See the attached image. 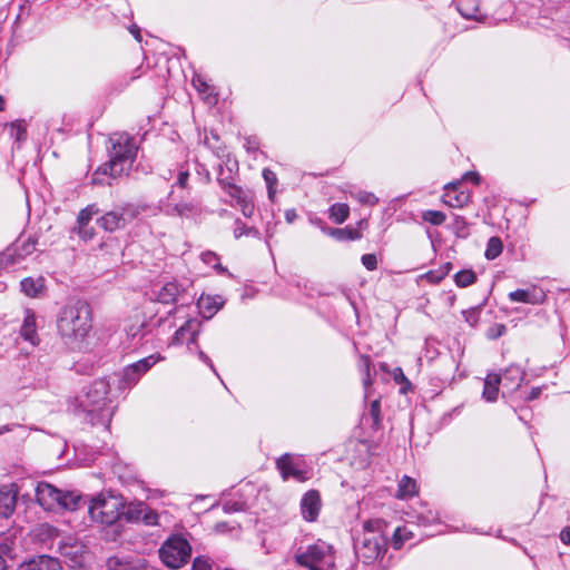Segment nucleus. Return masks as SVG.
<instances>
[{
    "mask_svg": "<svg viewBox=\"0 0 570 570\" xmlns=\"http://www.w3.org/2000/svg\"><path fill=\"white\" fill-rule=\"evenodd\" d=\"M109 160L92 175L91 183L102 185L101 176L117 178L128 175L136 159L138 147L132 136L127 132H114L109 136Z\"/></svg>",
    "mask_w": 570,
    "mask_h": 570,
    "instance_id": "obj_1",
    "label": "nucleus"
},
{
    "mask_svg": "<svg viewBox=\"0 0 570 570\" xmlns=\"http://www.w3.org/2000/svg\"><path fill=\"white\" fill-rule=\"evenodd\" d=\"M91 308L85 301H76L61 308L57 317V331L65 344L81 348L91 331Z\"/></svg>",
    "mask_w": 570,
    "mask_h": 570,
    "instance_id": "obj_2",
    "label": "nucleus"
},
{
    "mask_svg": "<svg viewBox=\"0 0 570 570\" xmlns=\"http://www.w3.org/2000/svg\"><path fill=\"white\" fill-rule=\"evenodd\" d=\"M111 382L115 383V377L96 380L79 396V406L90 415V422L94 425L102 424L106 428L109 426L114 415V407L110 405Z\"/></svg>",
    "mask_w": 570,
    "mask_h": 570,
    "instance_id": "obj_3",
    "label": "nucleus"
},
{
    "mask_svg": "<svg viewBox=\"0 0 570 570\" xmlns=\"http://www.w3.org/2000/svg\"><path fill=\"white\" fill-rule=\"evenodd\" d=\"M362 422L370 426L372 432V440L358 441L366 450V458L358 460V465L363 469L376 466L380 464V458L382 454V446L380 440L382 438V411L381 402L379 399L373 400L370 404L367 412L363 415Z\"/></svg>",
    "mask_w": 570,
    "mask_h": 570,
    "instance_id": "obj_4",
    "label": "nucleus"
},
{
    "mask_svg": "<svg viewBox=\"0 0 570 570\" xmlns=\"http://www.w3.org/2000/svg\"><path fill=\"white\" fill-rule=\"evenodd\" d=\"M36 500L45 510H77L86 503L83 497L76 491L61 490L48 482H39L36 487Z\"/></svg>",
    "mask_w": 570,
    "mask_h": 570,
    "instance_id": "obj_5",
    "label": "nucleus"
},
{
    "mask_svg": "<svg viewBox=\"0 0 570 570\" xmlns=\"http://www.w3.org/2000/svg\"><path fill=\"white\" fill-rule=\"evenodd\" d=\"M122 509L120 497L101 493L90 500L88 513L92 521L110 525L120 518Z\"/></svg>",
    "mask_w": 570,
    "mask_h": 570,
    "instance_id": "obj_6",
    "label": "nucleus"
},
{
    "mask_svg": "<svg viewBox=\"0 0 570 570\" xmlns=\"http://www.w3.org/2000/svg\"><path fill=\"white\" fill-rule=\"evenodd\" d=\"M158 552L165 566L179 569L190 560L191 547L183 535L173 534L161 544Z\"/></svg>",
    "mask_w": 570,
    "mask_h": 570,
    "instance_id": "obj_7",
    "label": "nucleus"
},
{
    "mask_svg": "<svg viewBox=\"0 0 570 570\" xmlns=\"http://www.w3.org/2000/svg\"><path fill=\"white\" fill-rule=\"evenodd\" d=\"M295 561L309 570H332L334 567L333 549L324 541H318L295 554Z\"/></svg>",
    "mask_w": 570,
    "mask_h": 570,
    "instance_id": "obj_8",
    "label": "nucleus"
},
{
    "mask_svg": "<svg viewBox=\"0 0 570 570\" xmlns=\"http://www.w3.org/2000/svg\"><path fill=\"white\" fill-rule=\"evenodd\" d=\"M384 523L382 520H371L364 523V538L362 543V558L365 563L376 560L386 546L383 535Z\"/></svg>",
    "mask_w": 570,
    "mask_h": 570,
    "instance_id": "obj_9",
    "label": "nucleus"
},
{
    "mask_svg": "<svg viewBox=\"0 0 570 570\" xmlns=\"http://www.w3.org/2000/svg\"><path fill=\"white\" fill-rule=\"evenodd\" d=\"M163 357L160 354H151L122 368L119 375H114L115 382L118 381V390L125 391L134 387L139 380Z\"/></svg>",
    "mask_w": 570,
    "mask_h": 570,
    "instance_id": "obj_10",
    "label": "nucleus"
},
{
    "mask_svg": "<svg viewBox=\"0 0 570 570\" xmlns=\"http://www.w3.org/2000/svg\"><path fill=\"white\" fill-rule=\"evenodd\" d=\"M139 210L131 204H126L115 207L112 210L105 213L97 219V224L104 230L114 233L124 229L130 222H132Z\"/></svg>",
    "mask_w": 570,
    "mask_h": 570,
    "instance_id": "obj_11",
    "label": "nucleus"
},
{
    "mask_svg": "<svg viewBox=\"0 0 570 570\" xmlns=\"http://www.w3.org/2000/svg\"><path fill=\"white\" fill-rule=\"evenodd\" d=\"M461 181H452L445 185V193L442 200L445 205L453 208H462L471 202V193L469 190H459Z\"/></svg>",
    "mask_w": 570,
    "mask_h": 570,
    "instance_id": "obj_12",
    "label": "nucleus"
},
{
    "mask_svg": "<svg viewBox=\"0 0 570 570\" xmlns=\"http://www.w3.org/2000/svg\"><path fill=\"white\" fill-rule=\"evenodd\" d=\"M322 508L320 493L316 490L307 491L301 500V512L305 521L314 522Z\"/></svg>",
    "mask_w": 570,
    "mask_h": 570,
    "instance_id": "obj_13",
    "label": "nucleus"
},
{
    "mask_svg": "<svg viewBox=\"0 0 570 570\" xmlns=\"http://www.w3.org/2000/svg\"><path fill=\"white\" fill-rule=\"evenodd\" d=\"M124 331L128 338L139 342L150 332L149 322L145 315L136 313L126 321Z\"/></svg>",
    "mask_w": 570,
    "mask_h": 570,
    "instance_id": "obj_14",
    "label": "nucleus"
},
{
    "mask_svg": "<svg viewBox=\"0 0 570 570\" xmlns=\"http://www.w3.org/2000/svg\"><path fill=\"white\" fill-rule=\"evenodd\" d=\"M481 0H455V7L465 19L484 21L489 14L487 7L480 6Z\"/></svg>",
    "mask_w": 570,
    "mask_h": 570,
    "instance_id": "obj_15",
    "label": "nucleus"
},
{
    "mask_svg": "<svg viewBox=\"0 0 570 570\" xmlns=\"http://www.w3.org/2000/svg\"><path fill=\"white\" fill-rule=\"evenodd\" d=\"M200 330V322L196 318L186 321L173 335L171 344H190L195 343L196 336Z\"/></svg>",
    "mask_w": 570,
    "mask_h": 570,
    "instance_id": "obj_16",
    "label": "nucleus"
},
{
    "mask_svg": "<svg viewBox=\"0 0 570 570\" xmlns=\"http://www.w3.org/2000/svg\"><path fill=\"white\" fill-rule=\"evenodd\" d=\"M509 299L517 303L538 305L546 299V293L542 288L532 286L530 288H519L509 293Z\"/></svg>",
    "mask_w": 570,
    "mask_h": 570,
    "instance_id": "obj_17",
    "label": "nucleus"
},
{
    "mask_svg": "<svg viewBox=\"0 0 570 570\" xmlns=\"http://www.w3.org/2000/svg\"><path fill=\"white\" fill-rule=\"evenodd\" d=\"M276 466L279 470L282 478L284 480H287L289 478H293L297 481L305 480L304 471L298 469L295 458L288 453H285L276 461Z\"/></svg>",
    "mask_w": 570,
    "mask_h": 570,
    "instance_id": "obj_18",
    "label": "nucleus"
},
{
    "mask_svg": "<svg viewBox=\"0 0 570 570\" xmlns=\"http://www.w3.org/2000/svg\"><path fill=\"white\" fill-rule=\"evenodd\" d=\"M524 371L518 365H510L505 368L503 375H501V382H503V389L512 393L517 391L524 379Z\"/></svg>",
    "mask_w": 570,
    "mask_h": 570,
    "instance_id": "obj_19",
    "label": "nucleus"
},
{
    "mask_svg": "<svg viewBox=\"0 0 570 570\" xmlns=\"http://www.w3.org/2000/svg\"><path fill=\"white\" fill-rule=\"evenodd\" d=\"M21 337L29 342L32 346L38 345L39 337L37 334L36 315L31 309H26L23 323L20 328Z\"/></svg>",
    "mask_w": 570,
    "mask_h": 570,
    "instance_id": "obj_20",
    "label": "nucleus"
},
{
    "mask_svg": "<svg viewBox=\"0 0 570 570\" xmlns=\"http://www.w3.org/2000/svg\"><path fill=\"white\" fill-rule=\"evenodd\" d=\"M20 570H61V564L56 558L39 556L21 564Z\"/></svg>",
    "mask_w": 570,
    "mask_h": 570,
    "instance_id": "obj_21",
    "label": "nucleus"
},
{
    "mask_svg": "<svg viewBox=\"0 0 570 570\" xmlns=\"http://www.w3.org/2000/svg\"><path fill=\"white\" fill-rule=\"evenodd\" d=\"M153 299L163 304H173L179 294V285L176 282H168L159 288L153 291Z\"/></svg>",
    "mask_w": 570,
    "mask_h": 570,
    "instance_id": "obj_22",
    "label": "nucleus"
},
{
    "mask_svg": "<svg viewBox=\"0 0 570 570\" xmlns=\"http://www.w3.org/2000/svg\"><path fill=\"white\" fill-rule=\"evenodd\" d=\"M222 305L220 297L210 295H202L197 303L202 316L207 320L213 317L220 309Z\"/></svg>",
    "mask_w": 570,
    "mask_h": 570,
    "instance_id": "obj_23",
    "label": "nucleus"
},
{
    "mask_svg": "<svg viewBox=\"0 0 570 570\" xmlns=\"http://www.w3.org/2000/svg\"><path fill=\"white\" fill-rule=\"evenodd\" d=\"M501 383V375L498 373H490L484 379L482 397L487 402H495L499 395V385Z\"/></svg>",
    "mask_w": 570,
    "mask_h": 570,
    "instance_id": "obj_24",
    "label": "nucleus"
},
{
    "mask_svg": "<svg viewBox=\"0 0 570 570\" xmlns=\"http://www.w3.org/2000/svg\"><path fill=\"white\" fill-rule=\"evenodd\" d=\"M419 494V485L416 481L409 476L403 475L397 483V491L395 497L400 500L411 499Z\"/></svg>",
    "mask_w": 570,
    "mask_h": 570,
    "instance_id": "obj_25",
    "label": "nucleus"
},
{
    "mask_svg": "<svg viewBox=\"0 0 570 570\" xmlns=\"http://www.w3.org/2000/svg\"><path fill=\"white\" fill-rule=\"evenodd\" d=\"M223 170H220L219 176L217 178L220 187L233 198L236 204L240 203L247 196L250 195L249 191L243 189L240 186L233 184L227 178L222 177Z\"/></svg>",
    "mask_w": 570,
    "mask_h": 570,
    "instance_id": "obj_26",
    "label": "nucleus"
},
{
    "mask_svg": "<svg viewBox=\"0 0 570 570\" xmlns=\"http://www.w3.org/2000/svg\"><path fill=\"white\" fill-rule=\"evenodd\" d=\"M16 493L7 488H0V517H9L16 507Z\"/></svg>",
    "mask_w": 570,
    "mask_h": 570,
    "instance_id": "obj_27",
    "label": "nucleus"
},
{
    "mask_svg": "<svg viewBox=\"0 0 570 570\" xmlns=\"http://www.w3.org/2000/svg\"><path fill=\"white\" fill-rule=\"evenodd\" d=\"M20 286H21V291L27 296L37 297L45 289V281L42 277H39V278L27 277L21 281Z\"/></svg>",
    "mask_w": 570,
    "mask_h": 570,
    "instance_id": "obj_28",
    "label": "nucleus"
},
{
    "mask_svg": "<svg viewBox=\"0 0 570 570\" xmlns=\"http://www.w3.org/2000/svg\"><path fill=\"white\" fill-rule=\"evenodd\" d=\"M197 206L191 203H178L175 205H168L166 213L169 216L178 217H190L197 213Z\"/></svg>",
    "mask_w": 570,
    "mask_h": 570,
    "instance_id": "obj_29",
    "label": "nucleus"
},
{
    "mask_svg": "<svg viewBox=\"0 0 570 570\" xmlns=\"http://www.w3.org/2000/svg\"><path fill=\"white\" fill-rule=\"evenodd\" d=\"M108 570H135L136 566L131 558L127 556H112L106 561Z\"/></svg>",
    "mask_w": 570,
    "mask_h": 570,
    "instance_id": "obj_30",
    "label": "nucleus"
},
{
    "mask_svg": "<svg viewBox=\"0 0 570 570\" xmlns=\"http://www.w3.org/2000/svg\"><path fill=\"white\" fill-rule=\"evenodd\" d=\"M320 227L324 234L330 235L331 237H333L334 239H336L338 242L354 240L356 237L355 232L350 227L332 228V227H326L323 225H321Z\"/></svg>",
    "mask_w": 570,
    "mask_h": 570,
    "instance_id": "obj_31",
    "label": "nucleus"
},
{
    "mask_svg": "<svg viewBox=\"0 0 570 570\" xmlns=\"http://www.w3.org/2000/svg\"><path fill=\"white\" fill-rule=\"evenodd\" d=\"M502 250H503L502 240L499 237L493 236L488 240L484 256L487 259L493 261L501 255Z\"/></svg>",
    "mask_w": 570,
    "mask_h": 570,
    "instance_id": "obj_32",
    "label": "nucleus"
},
{
    "mask_svg": "<svg viewBox=\"0 0 570 570\" xmlns=\"http://www.w3.org/2000/svg\"><path fill=\"white\" fill-rule=\"evenodd\" d=\"M348 214L350 208L343 203H336L330 208V218L336 224H342L348 217Z\"/></svg>",
    "mask_w": 570,
    "mask_h": 570,
    "instance_id": "obj_33",
    "label": "nucleus"
},
{
    "mask_svg": "<svg viewBox=\"0 0 570 570\" xmlns=\"http://www.w3.org/2000/svg\"><path fill=\"white\" fill-rule=\"evenodd\" d=\"M10 128V136L17 141L22 142L27 138V125L26 121L22 119H18L12 121L9 125Z\"/></svg>",
    "mask_w": 570,
    "mask_h": 570,
    "instance_id": "obj_34",
    "label": "nucleus"
},
{
    "mask_svg": "<svg viewBox=\"0 0 570 570\" xmlns=\"http://www.w3.org/2000/svg\"><path fill=\"white\" fill-rule=\"evenodd\" d=\"M476 281V275L471 269H463L458 272L454 275V282L459 287H468L474 284Z\"/></svg>",
    "mask_w": 570,
    "mask_h": 570,
    "instance_id": "obj_35",
    "label": "nucleus"
},
{
    "mask_svg": "<svg viewBox=\"0 0 570 570\" xmlns=\"http://www.w3.org/2000/svg\"><path fill=\"white\" fill-rule=\"evenodd\" d=\"M413 533L405 527H399L395 529L393 534V547L394 549H401V547L404 544V542L412 539Z\"/></svg>",
    "mask_w": 570,
    "mask_h": 570,
    "instance_id": "obj_36",
    "label": "nucleus"
},
{
    "mask_svg": "<svg viewBox=\"0 0 570 570\" xmlns=\"http://www.w3.org/2000/svg\"><path fill=\"white\" fill-rule=\"evenodd\" d=\"M138 519H140L146 525L158 524V514L154 510L144 505L138 510Z\"/></svg>",
    "mask_w": 570,
    "mask_h": 570,
    "instance_id": "obj_37",
    "label": "nucleus"
},
{
    "mask_svg": "<svg viewBox=\"0 0 570 570\" xmlns=\"http://www.w3.org/2000/svg\"><path fill=\"white\" fill-rule=\"evenodd\" d=\"M202 261L213 266L219 274L228 273L227 268L219 263V258L214 252H205L202 254Z\"/></svg>",
    "mask_w": 570,
    "mask_h": 570,
    "instance_id": "obj_38",
    "label": "nucleus"
},
{
    "mask_svg": "<svg viewBox=\"0 0 570 570\" xmlns=\"http://www.w3.org/2000/svg\"><path fill=\"white\" fill-rule=\"evenodd\" d=\"M99 214V208L96 205H89L86 208L81 209L77 217L78 225H89L92 216Z\"/></svg>",
    "mask_w": 570,
    "mask_h": 570,
    "instance_id": "obj_39",
    "label": "nucleus"
},
{
    "mask_svg": "<svg viewBox=\"0 0 570 570\" xmlns=\"http://www.w3.org/2000/svg\"><path fill=\"white\" fill-rule=\"evenodd\" d=\"M263 178L267 185V190H268V198L274 202V197H275V194H276V190H275V185L277 183V177H276V174L268 169V168H265L263 170Z\"/></svg>",
    "mask_w": 570,
    "mask_h": 570,
    "instance_id": "obj_40",
    "label": "nucleus"
},
{
    "mask_svg": "<svg viewBox=\"0 0 570 570\" xmlns=\"http://www.w3.org/2000/svg\"><path fill=\"white\" fill-rule=\"evenodd\" d=\"M422 219L434 226H439L445 222L446 216L440 210H425L422 213Z\"/></svg>",
    "mask_w": 570,
    "mask_h": 570,
    "instance_id": "obj_41",
    "label": "nucleus"
},
{
    "mask_svg": "<svg viewBox=\"0 0 570 570\" xmlns=\"http://www.w3.org/2000/svg\"><path fill=\"white\" fill-rule=\"evenodd\" d=\"M17 253L16 249L8 248L3 253L0 254V269L7 268L17 263Z\"/></svg>",
    "mask_w": 570,
    "mask_h": 570,
    "instance_id": "obj_42",
    "label": "nucleus"
},
{
    "mask_svg": "<svg viewBox=\"0 0 570 570\" xmlns=\"http://www.w3.org/2000/svg\"><path fill=\"white\" fill-rule=\"evenodd\" d=\"M419 523L421 525H429L439 520L438 513L432 510H428L426 512H421L417 517Z\"/></svg>",
    "mask_w": 570,
    "mask_h": 570,
    "instance_id": "obj_43",
    "label": "nucleus"
},
{
    "mask_svg": "<svg viewBox=\"0 0 570 570\" xmlns=\"http://www.w3.org/2000/svg\"><path fill=\"white\" fill-rule=\"evenodd\" d=\"M453 228L458 236L464 237L468 235L466 223L462 216H454Z\"/></svg>",
    "mask_w": 570,
    "mask_h": 570,
    "instance_id": "obj_44",
    "label": "nucleus"
},
{
    "mask_svg": "<svg viewBox=\"0 0 570 570\" xmlns=\"http://www.w3.org/2000/svg\"><path fill=\"white\" fill-rule=\"evenodd\" d=\"M379 203V197L368 191H358V204L374 206Z\"/></svg>",
    "mask_w": 570,
    "mask_h": 570,
    "instance_id": "obj_45",
    "label": "nucleus"
},
{
    "mask_svg": "<svg viewBox=\"0 0 570 570\" xmlns=\"http://www.w3.org/2000/svg\"><path fill=\"white\" fill-rule=\"evenodd\" d=\"M245 217H250L254 214V204L252 195L247 196L240 203L237 204Z\"/></svg>",
    "mask_w": 570,
    "mask_h": 570,
    "instance_id": "obj_46",
    "label": "nucleus"
},
{
    "mask_svg": "<svg viewBox=\"0 0 570 570\" xmlns=\"http://www.w3.org/2000/svg\"><path fill=\"white\" fill-rule=\"evenodd\" d=\"M193 570H213V567L209 559L202 556L194 559Z\"/></svg>",
    "mask_w": 570,
    "mask_h": 570,
    "instance_id": "obj_47",
    "label": "nucleus"
},
{
    "mask_svg": "<svg viewBox=\"0 0 570 570\" xmlns=\"http://www.w3.org/2000/svg\"><path fill=\"white\" fill-rule=\"evenodd\" d=\"M362 264L366 267L368 271H374L377 267V258L375 254H365L361 258Z\"/></svg>",
    "mask_w": 570,
    "mask_h": 570,
    "instance_id": "obj_48",
    "label": "nucleus"
},
{
    "mask_svg": "<svg viewBox=\"0 0 570 570\" xmlns=\"http://www.w3.org/2000/svg\"><path fill=\"white\" fill-rule=\"evenodd\" d=\"M463 317L465 322L469 323L471 326H475L479 322V311L476 308L464 311Z\"/></svg>",
    "mask_w": 570,
    "mask_h": 570,
    "instance_id": "obj_49",
    "label": "nucleus"
},
{
    "mask_svg": "<svg viewBox=\"0 0 570 570\" xmlns=\"http://www.w3.org/2000/svg\"><path fill=\"white\" fill-rule=\"evenodd\" d=\"M78 234L83 240H90L94 237L95 232L92 227H89V225H78Z\"/></svg>",
    "mask_w": 570,
    "mask_h": 570,
    "instance_id": "obj_50",
    "label": "nucleus"
},
{
    "mask_svg": "<svg viewBox=\"0 0 570 570\" xmlns=\"http://www.w3.org/2000/svg\"><path fill=\"white\" fill-rule=\"evenodd\" d=\"M247 230H248V227L244 223H242L239 219H237L235 222V227H234L233 234L236 239L246 235Z\"/></svg>",
    "mask_w": 570,
    "mask_h": 570,
    "instance_id": "obj_51",
    "label": "nucleus"
},
{
    "mask_svg": "<svg viewBox=\"0 0 570 570\" xmlns=\"http://www.w3.org/2000/svg\"><path fill=\"white\" fill-rule=\"evenodd\" d=\"M394 380L400 384H404V386L401 389L402 393H405L406 389L411 385L410 381L403 374L401 368L397 370V373L394 375Z\"/></svg>",
    "mask_w": 570,
    "mask_h": 570,
    "instance_id": "obj_52",
    "label": "nucleus"
},
{
    "mask_svg": "<svg viewBox=\"0 0 570 570\" xmlns=\"http://www.w3.org/2000/svg\"><path fill=\"white\" fill-rule=\"evenodd\" d=\"M189 173L187 170H179L177 175V185L180 186L181 188H186Z\"/></svg>",
    "mask_w": 570,
    "mask_h": 570,
    "instance_id": "obj_53",
    "label": "nucleus"
},
{
    "mask_svg": "<svg viewBox=\"0 0 570 570\" xmlns=\"http://www.w3.org/2000/svg\"><path fill=\"white\" fill-rule=\"evenodd\" d=\"M243 504L238 502H226L224 504V511L227 513L236 512L242 510Z\"/></svg>",
    "mask_w": 570,
    "mask_h": 570,
    "instance_id": "obj_54",
    "label": "nucleus"
},
{
    "mask_svg": "<svg viewBox=\"0 0 570 570\" xmlns=\"http://www.w3.org/2000/svg\"><path fill=\"white\" fill-rule=\"evenodd\" d=\"M463 180H471L473 181L475 185H478L480 183V175L475 171H468L463 175L462 177Z\"/></svg>",
    "mask_w": 570,
    "mask_h": 570,
    "instance_id": "obj_55",
    "label": "nucleus"
},
{
    "mask_svg": "<svg viewBox=\"0 0 570 570\" xmlns=\"http://www.w3.org/2000/svg\"><path fill=\"white\" fill-rule=\"evenodd\" d=\"M444 275L445 273L436 274L434 272H429L425 274V277L431 283H439L444 277Z\"/></svg>",
    "mask_w": 570,
    "mask_h": 570,
    "instance_id": "obj_56",
    "label": "nucleus"
},
{
    "mask_svg": "<svg viewBox=\"0 0 570 570\" xmlns=\"http://www.w3.org/2000/svg\"><path fill=\"white\" fill-rule=\"evenodd\" d=\"M198 356L205 364H207L214 372H216L214 364L207 354H205L203 351H199Z\"/></svg>",
    "mask_w": 570,
    "mask_h": 570,
    "instance_id": "obj_57",
    "label": "nucleus"
},
{
    "mask_svg": "<svg viewBox=\"0 0 570 570\" xmlns=\"http://www.w3.org/2000/svg\"><path fill=\"white\" fill-rule=\"evenodd\" d=\"M560 538L563 543L570 544V525L561 531Z\"/></svg>",
    "mask_w": 570,
    "mask_h": 570,
    "instance_id": "obj_58",
    "label": "nucleus"
},
{
    "mask_svg": "<svg viewBox=\"0 0 570 570\" xmlns=\"http://www.w3.org/2000/svg\"><path fill=\"white\" fill-rule=\"evenodd\" d=\"M541 392H542L541 387H533L530 391V393H529V395L527 396L525 400L527 401H533V400H535V399H538L540 396Z\"/></svg>",
    "mask_w": 570,
    "mask_h": 570,
    "instance_id": "obj_59",
    "label": "nucleus"
},
{
    "mask_svg": "<svg viewBox=\"0 0 570 570\" xmlns=\"http://www.w3.org/2000/svg\"><path fill=\"white\" fill-rule=\"evenodd\" d=\"M297 217L295 209H287L285 212V219L287 223H293Z\"/></svg>",
    "mask_w": 570,
    "mask_h": 570,
    "instance_id": "obj_60",
    "label": "nucleus"
},
{
    "mask_svg": "<svg viewBox=\"0 0 570 570\" xmlns=\"http://www.w3.org/2000/svg\"><path fill=\"white\" fill-rule=\"evenodd\" d=\"M194 86L199 90V91H203L206 89L207 85L202 81L200 79L198 80H194Z\"/></svg>",
    "mask_w": 570,
    "mask_h": 570,
    "instance_id": "obj_61",
    "label": "nucleus"
},
{
    "mask_svg": "<svg viewBox=\"0 0 570 570\" xmlns=\"http://www.w3.org/2000/svg\"><path fill=\"white\" fill-rule=\"evenodd\" d=\"M246 235L259 238V232L256 228H254V227H248V230L246 232Z\"/></svg>",
    "mask_w": 570,
    "mask_h": 570,
    "instance_id": "obj_62",
    "label": "nucleus"
},
{
    "mask_svg": "<svg viewBox=\"0 0 570 570\" xmlns=\"http://www.w3.org/2000/svg\"><path fill=\"white\" fill-rule=\"evenodd\" d=\"M364 226H366V219L365 218L358 220V224H357L358 230H361Z\"/></svg>",
    "mask_w": 570,
    "mask_h": 570,
    "instance_id": "obj_63",
    "label": "nucleus"
},
{
    "mask_svg": "<svg viewBox=\"0 0 570 570\" xmlns=\"http://www.w3.org/2000/svg\"><path fill=\"white\" fill-rule=\"evenodd\" d=\"M9 431H11V428L9 425H3L0 428V435Z\"/></svg>",
    "mask_w": 570,
    "mask_h": 570,
    "instance_id": "obj_64",
    "label": "nucleus"
}]
</instances>
